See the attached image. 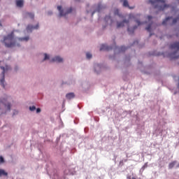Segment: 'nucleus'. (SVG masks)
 Masks as SVG:
<instances>
[{
  "label": "nucleus",
  "instance_id": "f257e3e1",
  "mask_svg": "<svg viewBox=\"0 0 179 179\" xmlns=\"http://www.w3.org/2000/svg\"><path fill=\"white\" fill-rule=\"evenodd\" d=\"M30 38L29 36L26 37H16L15 38V32L11 31L7 36H3V43L5 46L7 48H14V47H20L22 42L27 41Z\"/></svg>",
  "mask_w": 179,
  "mask_h": 179
},
{
  "label": "nucleus",
  "instance_id": "f03ea898",
  "mask_svg": "<svg viewBox=\"0 0 179 179\" xmlns=\"http://www.w3.org/2000/svg\"><path fill=\"white\" fill-rule=\"evenodd\" d=\"M148 3L152 4L155 8H157L159 10H164L171 6L170 5L166 4L164 0H149Z\"/></svg>",
  "mask_w": 179,
  "mask_h": 179
},
{
  "label": "nucleus",
  "instance_id": "7ed1b4c3",
  "mask_svg": "<svg viewBox=\"0 0 179 179\" xmlns=\"http://www.w3.org/2000/svg\"><path fill=\"white\" fill-rule=\"evenodd\" d=\"M171 50H174L173 52L168 54V57L171 59H179V41L174 42L171 43L169 46Z\"/></svg>",
  "mask_w": 179,
  "mask_h": 179
},
{
  "label": "nucleus",
  "instance_id": "20e7f679",
  "mask_svg": "<svg viewBox=\"0 0 179 179\" xmlns=\"http://www.w3.org/2000/svg\"><path fill=\"white\" fill-rule=\"evenodd\" d=\"M132 20H134L138 24V26H140L142 24L140 21L135 19V16L133 14H130L129 16V20H125L122 22H118L117 25V28L122 27L124 26V24H126L127 25H129V21H131Z\"/></svg>",
  "mask_w": 179,
  "mask_h": 179
},
{
  "label": "nucleus",
  "instance_id": "39448f33",
  "mask_svg": "<svg viewBox=\"0 0 179 179\" xmlns=\"http://www.w3.org/2000/svg\"><path fill=\"white\" fill-rule=\"evenodd\" d=\"M1 69L3 70L2 73H1V79L0 80V83L2 86V87H5V73L7 71H9L11 69L10 66L6 65L5 67L3 66H1Z\"/></svg>",
  "mask_w": 179,
  "mask_h": 179
},
{
  "label": "nucleus",
  "instance_id": "423d86ee",
  "mask_svg": "<svg viewBox=\"0 0 179 179\" xmlns=\"http://www.w3.org/2000/svg\"><path fill=\"white\" fill-rule=\"evenodd\" d=\"M176 13H178V16L177 18L174 19L171 23L170 22V20L172 19V17H168L165 20L163 21L162 24L165 25L169 23L171 25H173L178 22L179 23V10H178Z\"/></svg>",
  "mask_w": 179,
  "mask_h": 179
},
{
  "label": "nucleus",
  "instance_id": "0eeeda50",
  "mask_svg": "<svg viewBox=\"0 0 179 179\" xmlns=\"http://www.w3.org/2000/svg\"><path fill=\"white\" fill-rule=\"evenodd\" d=\"M57 9L59 11V16H66L67 14L71 13L73 10L72 8H69L66 10V12L64 13L63 10H62V6H57Z\"/></svg>",
  "mask_w": 179,
  "mask_h": 179
},
{
  "label": "nucleus",
  "instance_id": "6e6552de",
  "mask_svg": "<svg viewBox=\"0 0 179 179\" xmlns=\"http://www.w3.org/2000/svg\"><path fill=\"white\" fill-rule=\"evenodd\" d=\"M1 106H5L8 111H10V103H6L5 99H3V101L0 99V107Z\"/></svg>",
  "mask_w": 179,
  "mask_h": 179
},
{
  "label": "nucleus",
  "instance_id": "1a4fd4ad",
  "mask_svg": "<svg viewBox=\"0 0 179 179\" xmlns=\"http://www.w3.org/2000/svg\"><path fill=\"white\" fill-rule=\"evenodd\" d=\"M15 3L18 8H23L24 6V1L23 0H16Z\"/></svg>",
  "mask_w": 179,
  "mask_h": 179
},
{
  "label": "nucleus",
  "instance_id": "9d476101",
  "mask_svg": "<svg viewBox=\"0 0 179 179\" xmlns=\"http://www.w3.org/2000/svg\"><path fill=\"white\" fill-rule=\"evenodd\" d=\"M38 28V24H37L35 27L32 25H28L27 27V30L29 32H31L33 29H37Z\"/></svg>",
  "mask_w": 179,
  "mask_h": 179
},
{
  "label": "nucleus",
  "instance_id": "9b49d317",
  "mask_svg": "<svg viewBox=\"0 0 179 179\" xmlns=\"http://www.w3.org/2000/svg\"><path fill=\"white\" fill-rule=\"evenodd\" d=\"M112 49V47L110 46H108L107 45L103 44L101 48H100V50H106V51H108Z\"/></svg>",
  "mask_w": 179,
  "mask_h": 179
},
{
  "label": "nucleus",
  "instance_id": "f8f14e48",
  "mask_svg": "<svg viewBox=\"0 0 179 179\" xmlns=\"http://www.w3.org/2000/svg\"><path fill=\"white\" fill-rule=\"evenodd\" d=\"M62 61H63V59L61 58V57H59V56L55 57L51 60L52 62H62Z\"/></svg>",
  "mask_w": 179,
  "mask_h": 179
},
{
  "label": "nucleus",
  "instance_id": "ddd939ff",
  "mask_svg": "<svg viewBox=\"0 0 179 179\" xmlns=\"http://www.w3.org/2000/svg\"><path fill=\"white\" fill-rule=\"evenodd\" d=\"M66 99H68V100H71V99H74L75 97V94L73 92L69 93L66 95Z\"/></svg>",
  "mask_w": 179,
  "mask_h": 179
},
{
  "label": "nucleus",
  "instance_id": "4468645a",
  "mask_svg": "<svg viewBox=\"0 0 179 179\" xmlns=\"http://www.w3.org/2000/svg\"><path fill=\"white\" fill-rule=\"evenodd\" d=\"M137 28V26H134V28L128 27L127 30L129 34H133L134 30Z\"/></svg>",
  "mask_w": 179,
  "mask_h": 179
},
{
  "label": "nucleus",
  "instance_id": "2eb2a0df",
  "mask_svg": "<svg viewBox=\"0 0 179 179\" xmlns=\"http://www.w3.org/2000/svg\"><path fill=\"white\" fill-rule=\"evenodd\" d=\"M2 176L8 177V173L6 171H5V170L0 169V177H2Z\"/></svg>",
  "mask_w": 179,
  "mask_h": 179
},
{
  "label": "nucleus",
  "instance_id": "dca6fc26",
  "mask_svg": "<svg viewBox=\"0 0 179 179\" xmlns=\"http://www.w3.org/2000/svg\"><path fill=\"white\" fill-rule=\"evenodd\" d=\"M177 164V162L176 161H173V162H171L170 164H169V169H172L174 166H175V165Z\"/></svg>",
  "mask_w": 179,
  "mask_h": 179
},
{
  "label": "nucleus",
  "instance_id": "f3484780",
  "mask_svg": "<svg viewBox=\"0 0 179 179\" xmlns=\"http://www.w3.org/2000/svg\"><path fill=\"white\" fill-rule=\"evenodd\" d=\"M123 6H125V7H128L130 9H133L134 8V7H130L129 6L128 1L127 0L124 1Z\"/></svg>",
  "mask_w": 179,
  "mask_h": 179
},
{
  "label": "nucleus",
  "instance_id": "a211bd4d",
  "mask_svg": "<svg viewBox=\"0 0 179 179\" xmlns=\"http://www.w3.org/2000/svg\"><path fill=\"white\" fill-rule=\"evenodd\" d=\"M27 15H28L31 19H34V15L31 13H27Z\"/></svg>",
  "mask_w": 179,
  "mask_h": 179
},
{
  "label": "nucleus",
  "instance_id": "6ab92c4d",
  "mask_svg": "<svg viewBox=\"0 0 179 179\" xmlns=\"http://www.w3.org/2000/svg\"><path fill=\"white\" fill-rule=\"evenodd\" d=\"M5 162V160L3 159V157L0 156V164H3Z\"/></svg>",
  "mask_w": 179,
  "mask_h": 179
},
{
  "label": "nucleus",
  "instance_id": "aec40b11",
  "mask_svg": "<svg viewBox=\"0 0 179 179\" xmlns=\"http://www.w3.org/2000/svg\"><path fill=\"white\" fill-rule=\"evenodd\" d=\"M86 57L87 59H90V58H92V55L90 52H87L86 54Z\"/></svg>",
  "mask_w": 179,
  "mask_h": 179
},
{
  "label": "nucleus",
  "instance_id": "412c9836",
  "mask_svg": "<svg viewBox=\"0 0 179 179\" xmlns=\"http://www.w3.org/2000/svg\"><path fill=\"white\" fill-rule=\"evenodd\" d=\"M29 110L30 111H34L36 110V107L34 106H30Z\"/></svg>",
  "mask_w": 179,
  "mask_h": 179
},
{
  "label": "nucleus",
  "instance_id": "4be33fe9",
  "mask_svg": "<svg viewBox=\"0 0 179 179\" xmlns=\"http://www.w3.org/2000/svg\"><path fill=\"white\" fill-rule=\"evenodd\" d=\"M115 15H119L120 17V15L119 14V10L118 9H116L115 10Z\"/></svg>",
  "mask_w": 179,
  "mask_h": 179
},
{
  "label": "nucleus",
  "instance_id": "5701e85b",
  "mask_svg": "<svg viewBox=\"0 0 179 179\" xmlns=\"http://www.w3.org/2000/svg\"><path fill=\"white\" fill-rule=\"evenodd\" d=\"M108 20H111V17L110 16H106L105 17V20L108 22Z\"/></svg>",
  "mask_w": 179,
  "mask_h": 179
},
{
  "label": "nucleus",
  "instance_id": "b1692460",
  "mask_svg": "<svg viewBox=\"0 0 179 179\" xmlns=\"http://www.w3.org/2000/svg\"><path fill=\"white\" fill-rule=\"evenodd\" d=\"M145 29L148 31H151V25L150 24L148 27L145 28Z\"/></svg>",
  "mask_w": 179,
  "mask_h": 179
},
{
  "label": "nucleus",
  "instance_id": "393cba45",
  "mask_svg": "<svg viewBox=\"0 0 179 179\" xmlns=\"http://www.w3.org/2000/svg\"><path fill=\"white\" fill-rule=\"evenodd\" d=\"M44 55H45L44 60L49 59V56L46 53H45Z\"/></svg>",
  "mask_w": 179,
  "mask_h": 179
},
{
  "label": "nucleus",
  "instance_id": "a878e982",
  "mask_svg": "<svg viewBox=\"0 0 179 179\" xmlns=\"http://www.w3.org/2000/svg\"><path fill=\"white\" fill-rule=\"evenodd\" d=\"M125 50H127V48L124 47V46H122L121 48H120L121 51H125Z\"/></svg>",
  "mask_w": 179,
  "mask_h": 179
},
{
  "label": "nucleus",
  "instance_id": "bb28decb",
  "mask_svg": "<svg viewBox=\"0 0 179 179\" xmlns=\"http://www.w3.org/2000/svg\"><path fill=\"white\" fill-rule=\"evenodd\" d=\"M41 108H38L37 109H36V113H37V114L38 113H41Z\"/></svg>",
  "mask_w": 179,
  "mask_h": 179
},
{
  "label": "nucleus",
  "instance_id": "cd10ccee",
  "mask_svg": "<svg viewBox=\"0 0 179 179\" xmlns=\"http://www.w3.org/2000/svg\"><path fill=\"white\" fill-rule=\"evenodd\" d=\"M127 179H131V176L130 175H127Z\"/></svg>",
  "mask_w": 179,
  "mask_h": 179
},
{
  "label": "nucleus",
  "instance_id": "c85d7f7f",
  "mask_svg": "<svg viewBox=\"0 0 179 179\" xmlns=\"http://www.w3.org/2000/svg\"><path fill=\"white\" fill-rule=\"evenodd\" d=\"M148 18L149 20H150L152 18V17L150 16V15H148Z\"/></svg>",
  "mask_w": 179,
  "mask_h": 179
},
{
  "label": "nucleus",
  "instance_id": "c756f323",
  "mask_svg": "<svg viewBox=\"0 0 179 179\" xmlns=\"http://www.w3.org/2000/svg\"><path fill=\"white\" fill-rule=\"evenodd\" d=\"M98 8H98L97 11L99 12V11H100V6H99Z\"/></svg>",
  "mask_w": 179,
  "mask_h": 179
},
{
  "label": "nucleus",
  "instance_id": "7c9ffc66",
  "mask_svg": "<svg viewBox=\"0 0 179 179\" xmlns=\"http://www.w3.org/2000/svg\"><path fill=\"white\" fill-rule=\"evenodd\" d=\"M52 12H48V15H52Z\"/></svg>",
  "mask_w": 179,
  "mask_h": 179
},
{
  "label": "nucleus",
  "instance_id": "2f4dec72",
  "mask_svg": "<svg viewBox=\"0 0 179 179\" xmlns=\"http://www.w3.org/2000/svg\"><path fill=\"white\" fill-rule=\"evenodd\" d=\"M94 13H95V11H94V12L92 13V16H93V15L94 14Z\"/></svg>",
  "mask_w": 179,
  "mask_h": 179
},
{
  "label": "nucleus",
  "instance_id": "473e14b6",
  "mask_svg": "<svg viewBox=\"0 0 179 179\" xmlns=\"http://www.w3.org/2000/svg\"><path fill=\"white\" fill-rule=\"evenodd\" d=\"M132 179H136V178L133 177Z\"/></svg>",
  "mask_w": 179,
  "mask_h": 179
},
{
  "label": "nucleus",
  "instance_id": "72a5a7b5",
  "mask_svg": "<svg viewBox=\"0 0 179 179\" xmlns=\"http://www.w3.org/2000/svg\"><path fill=\"white\" fill-rule=\"evenodd\" d=\"M152 35V34H150V36H151Z\"/></svg>",
  "mask_w": 179,
  "mask_h": 179
},
{
  "label": "nucleus",
  "instance_id": "f704fd0d",
  "mask_svg": "<svg viewBox=\"0 0 179 179\" xmlns=\"http://www.w3.org/2000/svg\"><path fill=\"white\" fill-rule=\"evenodd\" d=\"M122 162H123V161H121V162H120V164L122 163Z\"/></svg>",
  "mask_w": 179,
  "mask_h": 179
},
{
  "label": "nucleus",
  "instance_id": "c9c22d12",
  "mask_svg": "<svg viewBox=\"0 0 179 179\" xmlns=\"http://www.w3.org/2000/svg\"><path fill=\"white\" fill-rule=\"evenodd\" d=\"M178 79H179V77H178ZM178 87H179V83H178Z\"/></svg>",
  "mask_w": 179,
  "mask_h": 179
},
{
  "label": "nucleus",
  "instance_id": "e433bc0d",
  "mask_svg": "<svg viewBox=\"0 0 179 179\" xmlns=\"http://www.w3.org/2000/svg\"><path fill=\"white\" fill-rule=\"evenodd\" d=\"M0 26H2V24L0 23Z\"/></svg>",
  "mask_w": 179,
  "mask_h": 179
},
{
  "label": "nucleus",
  "instance_id": "4c0bfd02",
  "mask_svg": "<svg viewBox=\"0 0 179 179\" xmlns=\"http://www.w3.org/2000/svg\"><path fill=\"white\" fill-rule=\"evenodd\" d=\"M15 114V111L14 112V115Z\"/></svg>",
  "mask_w": 179,
  "mask_h": 179
}]
</instances>
